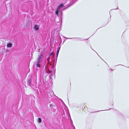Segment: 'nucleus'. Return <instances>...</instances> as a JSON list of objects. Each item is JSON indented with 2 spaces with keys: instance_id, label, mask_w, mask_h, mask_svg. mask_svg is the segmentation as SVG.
<instances>
[{
  "instance_id": "1",
  "label": "nucleus",
  "mask_w": 129,
  "mask_h": 129,
  "mask_svg": "<svg viewBox=\"0 0 129 129\" xmlns=\"http://www.w3.org/2000/svg\"><path fill=\"white\" fill-rule=\"evenodd\" d=\"M63 6V4H60L57 7L56 10L55 12V14L58 16V12L60 9H61V7Z\"/></svg>"
},
{
  "instance_id": "2",
  "label": "nucleus",
  "mask_w": 129,
  "mask_h": 129,
  "mask_svg": "<svg viewBox=\"0 0 129 129\" xmlns=\"http://www.w3.org/2000/svg\"><path fill=\"white\" fill-rule=\"evenodd\" d=\"M43 55L42 54H41L39 56L37 61L41 63L43 58Z\"/></svg>"
},
{
  "instance_id": "3",
  "label": "nucleus",
  "mask_w": 129,
  "mask_h": 129,
  "mask_svg": "<svg viewBox=\"0 0 129 129\" xmlns=\"http://www.w3.org/2000/svg\"><path fill=\"white\" fill-rule=\"evenodd\" d=\"M52 55L53 57H54V52H52V53H51V54H50L49 56L48 57L47 59V61H48L49 64H50V63L51 62V61H49V59L50 58V56Z\"/></svg>"
},
{
  "instance_id": "4",
  "label": "nucleus",
  "mask_w": 129,
  "mask_h": 129,
  "mask_svg": "<svg viewBox=\"0 0 129 129\" xmlns=\"http://www.w3.org/2000/svg\"><path fill=\"white\" fill-rule=\"evenodd\" d=\"M41 63L37 61L35 62V64L37 67H40L41 66Z\"/></svg>"
},
{
  "instance_id": "5",
  "label": "nucleus",
  "mask_w": 129,
  "mask_h": 129,
  "mask_svg": "<svg viewBox=\"0 0 129 129\" xmlns=\"http://www.w3.org/2000/svg\"><path fill=\"white\" fill-rule=\"evenodd\" d=\"M39 28V26L38 25H36L34 27V28L35 29V30H38Z\"/></svg>"
},
{
  "instance_id": "6",
  "label": "nucleus",
  "mask_w": 129,
  "mask_h": 129,
  "mask_svg": "<svg viewBox=\"0 0 129 129\" xmlns=\"http://www.w3.org/2000/svg\"><path fill=\"white\" fill-rule=\"evenodd\" d=\"M12 46V44L11 43H9L7 45V46L8 47H11Z\"/></svg>"
},
{
  "instance_id": "7",
  "label": "nucleus",
  "mask_w": 129,
  "mask_h": 129,
  "mask_svg": "<svg viewBox=\"0 0 129 129\" xmlns=\"http://www.w3.org/2000/svg\"><path fill=\"white\" fill-rule=\"evenodd\" d=\"M31 80L30 79H29L27 80V83L29 85H31Z\"/></svg>"
},
{
  "instance_id": "8",
  "label": "nucleus",
  "mask_w": 129,
  "mask_h": 129,
  "mask_svg": "<svg viewBox=\"0 0 129 129\" xmlns=\"http://www.w3.org/2000/svg\"><path fill=\"white\" fill-rule=\"evenodd\" d=\"M60 49V48H58V50H57V53H56V57H57L58 56Z\"/></svg>"
},
{
  "instance_id": "9",
  "label": "nucleus",
  "mask_w": 129,
  "mask_h": 129,
  "mask_svg": "<svg viewBox=\"0 0 129 129\" xmlns=\"http://www.w3.org/2000/svg\"><path fill=\"white\" fill-rule=\"evenodd\" d=\"M38 121L39 123H40L41 122L42 120L41 118H39L38 119Z\"/></svg>"
},
{
  "instance_id": "10",
  "label": "nucleus",
  "mask_w": 129,
  "mask_h": 129,
  "mask_svg": "<svg viewBox=\"0 0 129 129\" xmlns=\"http://www.w3.org/2000/svg\"><path fill=\"white\" fill-rule=\"evenodd\" d=\"M51 67H52V69H53L52 70V71H53L54 70V68H53V66H51Z\"/></svg>"
},
{
  "instance_id": "11",
  "label": "nucleus",
  "mask_w": 129,
  "mask_h": 129,
  "mask_svg": "<svg viewBox=\"0 0 129 129\" xmlns=\"http://www.w3.org/2000/svg\"><path fill=\"white\" fill-rule=\"evenodd\" d=\"M73 4H71V5H70L68 7H66V8L65 9H66L68 7H69V6H71V5H72Z\"/></svg>"
},
{
  "instance_id": "12",
  "label": "nucleus",
  "mask_w": 129,
  "mask_h": 129,
  "mask_svg": "<svg viewBox=\"0 0 129 129\" xmlns=\"http://www.w3.org/2000/svg\"><path fill=\"white\" fill-rule=\"evenodd\" d=\"M70 123L72 124H73V122L72 121V120L70 122Z\"/></svg>"
},
{
  "instance_id": "13",
  "label": "nucleus",
  "mask_w": 129,
  "mask_h": 129,
  "mask_svg": "<svg viewBox=\"0 0 129 129\" xmlns=\"http://www.w3.org/2000/svg\"><path fill=\"white\" fill-rule=\"evenodd\" d=\"M73 3H74L75 2H74V0H73Z\"/></svg>"
},
{
  "instance_id": "14",
  "label": "nucleus",
  "mask_w": 129,
  "mask_h": 129,
  "mask_svg": "<svg viewBox=\"0 0 129 129\" xmlns=\"http://www.w3.org/2000/svg\"><path fill=\"white\" fill-rule=\"evenodd\" d=\"M67 39H69L70 38H67ZM72 38H71V39H72Z\"/></svg>"
},
{
  "instance_id": "15",
  "label": "nucleus",
  "mask_w": 129,
  "mask_h": 129,
  "mask_svg": "<svg viewBox=\"0 0 129 129\" xmlns=\"http://www.w3.org/2000/svg\"><path fill=\"white\" fill-rule=\"evenodd\" d=\"M70 116V119H71V116Z\"/></svg>"
},
{
  "instance_id": "16",
  "label": "nucleus",
  "mask_w": 129,
  "mask_h": 129,
  "mask_svg": "<svg viewBox=\"0 0 129 129\" xmlns=\"http://www.w3.org/2000/svg\"><path fill=\"white\" fill-rule=\"evenodd\" d=\"M74 129H75V126H74Z\"/></svg>"
}]
</instances>
